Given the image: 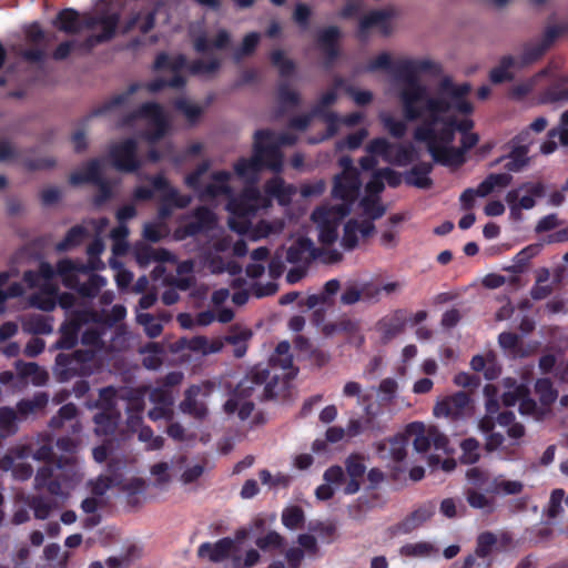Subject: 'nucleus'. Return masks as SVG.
Segmentation results:
<instances>
[{
  "instance_id": "nucleus-63",
  "label": "nucleus",
  "mask_w": 568,
  "mask_h": 568,
  "mask_svg": "<svg viewBox=\"0 0 568 568\" xmlns=\"http://www.w3.org/2000/svg\"><path fill=\"white\" fill-rule=\"evenodd\" d=\"M258 42H260V34L257 32L247 33L243 38L241 48L237 49L234 54L235 60L240 61L242 58L253 54Z\"/></svg>"
},
{
  "instance_id": "nucleus-11",
  "label": "nucleus",
  "mask_w": 568,
  "mask_h": 568,
  "mask_svg": "<svg viewBox=\"0 0 568 568\" xmlns=\"http://www.w3.org/2000/svg\"><path fill=\"white\" fill-rule=\"evenodd\" d=\"M471 412L470 396L463 390L445 396L436 403L433 414L436 417H447L453 420L464 418Z\"/></svg>"
},
{
  "instance_id": "nucleus-64",
  "label": "nucleus",
  "mask_w": 568,
  "mask_h": 568,
  "mask_svg": "<svg viewBox=\"0 0 568 568\" xmlns=\"http://www.w3.org/2000/svg\"><path fill=\"white\" fill-rule=\"evenodd\" d=\"M210 166L211 162L209 160L201 162L193 172L185 176V185L194 191H199L201 189V178L209 171Z\"/></svg>"
},
{
  "instance_id": "nucleus-26",
  "label": "nucleus",
  "mask_w": 568,
  "mask_h": 568,
  "mask_svg": "<svg viewBox=\"0 0 568 568\" xmlns=\"http://www.w3.org/2000/svg\"><path fill=\"white\" fill-rule=\"evenodd\" d=\"M52 24L67 34H77L81 32V16L73 8H64L58 12Z\"/></svg>"
},
{
  "instance_id": "nucleus-56",
  "label": "nucleus",
  "mask_w": 568,
  "mask_h": 568,
  "mask_svg": "<svg viewBox=\"0 0 568 568\" xmlns=\"http://www.w3.org/2000/svg\"><path fill=\"white\" fill-rule=\"evenodd\" d=\"M37 460L45 462V464H54L57 468H63L72 462V457H59L54 460V453L51 446L42 445L33 454Z\"/></svg>"
},
{
  "instance_id": "nucleus-9",
  "label": "nucleus",
  "mask_w": 568,
  "mask_h": 568,
  "mask_svg": "<svg viewBox=\"0 0 568 568\" xmlns=\"http://www.w3.org/2000/svg\"><path fill=\"white\" fill-rule=\"evenodd\" d=\"M142 87H144L149 92L156 93L166 88L165 79L156 78L146 84L142 85L141 83L134 82L129 85L126 91L116 94L103 102L102 104L94 108L88 115V119L100 116L109 113L110 111L126 105L131 99V97L136 93Z\"/></svg>"
},
{
  "instance_id": "nucleus-43",
  "label": "nucleus",
  "mask_w": 568,
  "mask_h": 568,
  "mask_svg": "<svg viewBox=\"0 0 568 568\" xmlns=\"http://www.w3.org/2000/svg\"><path fill=\"white\" fill-rule=\"evenodd\" d=\"M343 84V79L337 78L335 80V89L328 90L322 97L318 99L316 104L312 109V115L313 116H324L327 113V109L333 105L337 100V92L336 89L339 88Z\"/></svg>"
},
{
  "instance_id": "nucleus-39",
  "label": "nucleus",
  "mask_w": 568,
  "mask_h": 568,
  "mask_svg": "<svg viewBox=\"0 0 568 568\" xmlns=\"http://www.w3.org/2000/svg\"><path fill=\"white\" fill-rule=\"evenodd\" d=\"M23 329L33 335H48L52 332L51 318L41 314L30 315L23 322Z\"/></svg>"
},
{
  "instance_id": "nucleus-37",
  "label": "nucleus",
  "mask_w": 568,
  "mask_h": 568,
  "mask_svg": "<svg viewBox=\"0 0 568 568\" xmlns=\"http://www.w3.org/2000/svg\"><path fill=\"white\" fill-rule=\"evenodd\" d=\"M496 544H497V537L491 531L481 532L477 537V545H476L474 556H475V558L479 557L483 559H487V561L485 564V568H489L491 565V559H489V557H490V555L493 552V548Z\"/></svg>"
},
{
  "instance_id": "nucleus-45",
  "label": "nucleus",
  "mask_w": 568,
  "mask_h": 568,
  "mask_svg": "<svg viewBox=\"0 0 568 568\" xmlns=\"http://www.w3.org/2000/svg\"><path fill=\"white\" fill-rule=\"evenodd\" d=\"M227 210L230 213L240 219H250L254 216L258 209L255 204L247 202L244 197L239 195L237 197L232 199L227 204Z\"/></svg>"
},
{
  "instance_id": "nucleus-6",
  "label": "nucleus",
  "mask_w": 568,
  "mask_h": 568,
  "mask_svg": "<svg viewBox=\"0 0 568 568\" xmlns=\"http://www.w3.org/2000/svg\"><path fill=\"white\" fill-rule=\"evenodd\" d=\"M145 180L151 183L156 192H163L158 207V217L165 221L171 217L173 209H185L192 202V196L181 194L178 189L172 186L163 173L156 175H146Z\"/></svg>"
},
{
  "instance_id": "nucleus-25",
  "label": "nucleus",
  "mask_w": 568,
  "mask_h": 568,
  "mask_svg": "<svg viewBox=\"0 0 568 568\" xmlns=\"http://www.w3.org/2000/svg\"><path fill=\"white\" fill-rule=\"evenodd\" d=\"M231 43L230 33L222 29L211 41L205 33H201L193 40V48L197 53L207 54L214 48L217 50L226 49Z\"/></svg>"
},
{
  "instance_id": "nucleus-3",
  "label": "nucleus",
  "mask_w": 568,
  "mask_h": 568,
  "mask_svg": "<svg viewBox=\"0 0 568 568\" xmlns=\"http://www.w3.org/2000/svg\"><path fill=\"white\" fill-rule=\"evenodd\" d=\"M97 268H99V266L92 261L89 264L70 258H63L58 262V275L61 277L62 284L70 290L77 291L80 296L87 298L95 297L106 284V281L103 276L92 273L89 275L87 282L81 283L79 274H88Z\"/></svg>"
},
{
  "instance_id": "nucleus-60",
  "label": "nucleus",
  "mask_w": 568,
  "mask_h": 568,
  "mask_svg": "<svg viewBox=\"0 0 568 568\" xmlns=\"http://www.w3.org/2000/svg\"><path fill=\"white\" fill-rule=\"evenodd\" d=\"M566 82H568V78H565L562 83H552L547 87L540 93V102L547 104L565 101L566 89L562 88V84Z\"/></svg>"
},
{
  "instance_id": "nucleus-27",
  "label": "nucleus",
  "mask_w": 568,
  "mask_h": 568,
  "mask_svg": "<svg viewBox=\"0 0 568 568\" xmlns=\"http://www.w3.org/2000/svg\"><path fill=\"white\" fill-rule=\"evenodd\" d=\"M432 171V163L419 162L412 166V169L405 174V183L407 185L427 190L433 185V180L429 178Z\"/></svg>"
},
{
  "instance_id": "nucleus-1",
  "label": "nucleus",
  "mask_w": 568,
  "mask_h": 568,
  "mask_svg": "<svg viewBox=\"0 0 568 568\" xmlns=\"http://www.w3.org/2000/svg\"><path fill=\"white\" fill-rule=\"evenodd\" d=\"M442 71V65L435 61H405L399 65L398 72L406 80L407 87L399 91L398 97L407 121H416L426 115L420 125L437 129L439 141L452 144L456 132L469 133L475 123L469 118L458 120L455 115L445 114L453 109L464 115L473 113L474 106L466 99L471 87L469 83L455 84L446 77L439 83V95L430 97L426 85L420 82L419 74L437 77Z\"/></svg>"
},
{
  "instance_id": "nucleus-16",
  "label": "nucleus",
  "mask_w": 568,
  "mask_h": 568,
  "mask_svg": "<svg viewBox=\"0 0 568 568\" xmlns=\"http://www.w3.org/2000/svg\"><path fill=\"white\" fill-rule=\"evenodd\" d=\"M436 511V503L434 500L422 504L414 511L408 514L402 521L394 525L390 529L393 534L407 535L429 520Z\"/></svg>"
},
{
  "instance_id": "nucleus-4",
  "label": "nucleus",
  "mask_w": 568,
  "mask_h": 568,
  "mask_svg": "<svg viewBox=\"0 0 568 568\" xmlns=\"http://www.w3.org/2000/svg\"><path fill=\"white\" fill-rule=\"evenodd\" d=\"M138 120H148L150 129L144 133V139L149 143L159 142L169 130V120L163 108L156 102H144L135 110L124 114L119 123V128H130Z\"/></svg>"
},
{
  "instance_id": "nucleus-59",
  "label": "nucleus",
  "mask_w": 568,
  "mask_h": 568,
  "mask_svg": "<svg viewBox=\"0 0 568 568\" xmlns=\"http://www.w3.org/2000/svg\"><path fill=\"white\" fill-rule=\"evenodd\" d=\"M361 206L363 212L369 220H378L385 214V206L379 202L378 197L366 196L362 199Z\"/></svg>"
},
{
  "instance_id": "nucleus-13",
  "label": "nucleus",
  "mask_w": 568,
  "mask_h": 568,
  "mask_svg": "<svg viewBox=\"0 0 568 568\" xmlns=\"http://www.w3.org/2000/svg\"><path fill=\"white\" fill-rule=\"evenodd\" d=\"M407 321V311L404 308L395 310L393 313L378 320L376 323V331L381 334V343L383 345H387L398 335L403 334L405 332Z\"/></svg>"
},
{
  "instance_id": "nucleus-50",
  "label": "nucleus",
  "mask_w": 568,
  "mask_h": 568,
  "mask_svg": "<svg viewBox=\"0 0 568 568\" xmlns=\"http://www.w3.org/2000/svg\"><path fill=\"white\" fill-rule=\"evenodd\" d=\"M479 447V442L476 438L469 437L464 439L460 443V463L464 465H473L477 463L480 458Z\"/></svg>"
},
{
  "instance_id": "nucleus-58",
  "label": "nucleus",
  "mask_w": 568,
  "mask_h": 568,
  "mask_svg": "<svg viewBox=\"0 0 568 568\" xmlns=\"http://www.w3.org/2000/svg\"><path fill=\"white\" fill-rule=\"evenodd\" d=\"M221 68V61L217 58H212L209 61L196 59L189 64V71L192 74H211L215 73Z\"/></svg>"
},
{
  "instance_id": "nucleus-8",
  "label": "nucleus",
  "mask_w": 568,
  "mask_h": 568,
  "mask_svg": "<svg viewBox=\"0 0 568 568\" xmlns=\"http://www.w3.org/2000/svg\"><path fill=\"white\" fill-rule=\"evenodd\" d=\"M561 30L557 26L548 27L539 39L526 41L516 58L518 69H524L540 61L559 38Z\"/></svg>"
},
{
  "instance_id": "nucleus-41",
  "label": "nucleus",
  "mask_w": 568,
  "mask_h": 568,
  "mask_svg": "<svg viewBox=\"0 0 568 568\" xmlns=\"http://www.w3.org/2000/svg\"><path fill=\"white\" fill-rule=\"evenodd\" d=\"M395 144L386 138H374L365 146V151L373 156H382L385 162H392L390 152Z\"/></svg>"
},
{
  "instance_id": "nucleus-53",
  "label": "nucleus",
  "mask_w": 568,
  "mask_h": 568,
  "mask_svg": "<svg viewBox=\"0 0 568 568\" xmlns=\"http://www.w3.org/2000/svg\"><path fill=\"white\" fill-rule=\"evenodd\" d=\"M17 412L11 407H0V435L10 436L17 433Z\"/></svg>"
},
{
  "instance_id": "nucleus-5",
  "label": "nucleus",
  "mask_w": 568,
  "mask_h": 568,
  "mask_svg": "<svg viewBox=\"0 0 568 568\" xmlns=\"http://www.w3.org/2000/svg\"><path fill=\"white\" fill-rule=\"evenodd\" d=\"M414 139L417 142L426 143L428 153L437 164L459 168L466 163V154L463 150L452 146V144L442 143L437 129L432 125H418L414 131Z\"/></svg>"
},
{
  "instance_id": "nucleus-10",
  "label": "nucleus",
  "mask_w": 568,
  "mask_h": 568,
  "mask_svg": "<svg viewBox=\"0 0 568 568\" xmlns=\"http://www.w3.org/2000/svg\"><path fill=\"white\" fill-rule=\"evenodd\" d=\"M109 156L112 165L120 172L134 173L141 168L138 143L133 138L113 144L109 150Z\"/></svg>"
},
{
  "instance_id": "nucleus-35",
  "label": "nucleus",
  "mask_w": 568,
  "mask_h": 568,
  "mask_svg": "<svg viewBox=\"0 0 568 568\" xmlns=\"http://www.w3.org/2000/svg\"><path fill=\"white\" fill-rule=\"evenodd\" d=\"M511 68H517L516 58L513 55H504L499 64L490 70L489 80L495 84L511 81L513 74L509 71Z\"/></svg>"
},
{
  "instance_id": "nucleus-20",
  "label": "nucleus",
  "mask_w": 568,
  "mask_h": 568,
  "mask_svg": "<svg viewBox=\"0 0 568 568\" xmlns=\"http://www.w3.org/2000/svg\"><path fill=\"white\" fill-rule=\"evenodd\" d=\"M345 470L349 480L344 487V494L354 495L359 491L362 479L366 473L364 457L361 454H351L345 459Z\"/></svg>"
},
{
  "instance_id": "nucleus-32",
  "label": "nucleus",
  "mask_w": 568,
  "mask_h": 568,
  "mask_svg": "<svg viewBox=\"0 0 568 568\" xmlns=\"http://www.w3.org/2000/svg\"><path fill=\"white\" fill-rule=\"evenodd\" d=\"M121 418L120 412L100 410L93 417L95 433L99 435H112L115 433Z\"/></svg>"
},
{
  "instance_id": "nucleus-19",
  "label": "nucleus",
  "mask_w": 568,
  "mask_h": 568,
  "mask_svg": "<svg viewBox=\"0 0 568 568\" xmlns=\"http://www.w3.org/2000/svg\"><path fill=\"white\" fill-rule=\"evenodd\" d=\"M323 251L314 246L310 237L297 239L286 251V261L291 264L311 263L318 258Z\"/></svg>"
},
{
  "instance_id": "nucleus-22",
  "label": "nucleus",
  "mask_w": 568,
  "mask_h": 568,
  "mask_svg": "<svg viewBox=\"0 0 568 568\" xmlns=\"http://www.w3.org/2000/svg\"><path fill=\"white\" fill-rule=\"evenodd\" d=\"M405 61L420 62V61H430L429 59H402L397 62H393L389 53L383 52L378 54L376 58L369 61L366 65L367 72H376L379 70H385L392 72L395 78L404 83L402 90L407 87L406 80L399 74L398 69Z\"/></svg>"
},
{
  "instance_id": "nucleus-61",
  "label": "nucleus",
  "mask_w": 568,
  "mask_h": 568,
  "mask_svg": "<svg viewBox=\"0 0 568 568\" xmlns=\"http://www.w3.org/2000/svg\"><path fill=\"white\" fill-rule=\"evenodd\" d=\"M304 520V511L298 506L288 507L282 514V523L290 529H296L301 527Z\"/></svg>"
},
{
  "instance_id": "nucleus-34",
  "label": "nucleus",
  "mask_w": 568,
  "mask_h": 568,
  "mask_svg": "<svg viewBox=\"0 0 568 568\" xmlns=\"http://www.w3.org/2000/svg\"><path fill=\"white\" fill-rule=\"evenodd\" d=\"M80 324L75 321H69L61 325V336L55 343L59 349H72L79 339Z\"/></svg>"
},
{
  "instance_id": "nucleus-15",
  "label": "nucleus",
  "mask_w": 568,
  "mask_h": 568,
  "mask_svg": "<svg viewBox=\"0 0 568 568\" xmlns=\"http://www.w3.org/2000/svg\"><path fill=\"white\" fill-rule=\"evenodd\" d=\"M362 186L361 175H336L332 196L345 203L346 210L358 199Z\"/></svg>"
},
{
  "instance_id": "nucleus-51",
  "label": "nucleus",
  "mask_w": 568,
  "mask_h": 568,
  "mask_svg": "<svg viewBox=\"0 0 568 568\" xmlns=\"http://www.w3.org/2000/svg\"><path fill=\"white\" fill-rule=\"evenodd\" d=\"M396 154L392 158V164L397 166H406L418 159L417 151L412 143L397 144L394 146Z\"/></svg>"
},
{
  "instance_id": "nucleus-30",
  "label": "nucleus",
  "mask_w": 568,
  "mask_h": 568,
  "mask_svg": "<svg viewBox=\"0 0 568 568\" xmlns=\"http://www.w3.org/2000/svg\"><path fill=\"white\" fill-rule=\"evenodd\" d=\"M199 390V387H190L185 392L184 399L180 403V409L196 419H203L207 415V407L204 403L196 400Z\"/></svg>"
},
{
  "instance_id": "nucleus-47",
  "label": "nucleus",
  "mask_w": 568,
  "mask_h": 568,
  "mask_svg": "<svg viewBox=\"0 0 568 568\" xmlns=\"http://www.w3.org/2000/svg\"><path fill=\"white\" fill-rule=\"evenodd\" d=\"M524 484L519 480H504L500 477L493 478V486L488 489L491 495H518L523 491Z\"/></svg>"
},
{
  "instance_id": "nucleus-57",
  "label": "nucleus",
  "mask_w": 568,
  "mask_h": 568,
  "mask_svg": "<svg viewBox=\"0 0 568 568\" xmlns=\"http://www.w3.org/2000/svg\"><path fill=\"white\" fill-rule=\"evenodd\" d=\"M174 109L183 113L190 123H195L203 113V109L199 105L192 104L185 98H179L173 103Z\"/></svg>"
},
{
  "instance_id": "nucleus-46",
  "label": "nucleus",
  "mask_w": 568,
  "mask_h": 568,
  "mask_svg": "<svg viewBox=\"0 0 568 568\" xmlns=\"http://www.w3.org/2000/svg\"><path fill=\"white\" fill-rule=\"evenodd\" d=\"M528 152L526 145H511V151L506 156L509 161L505 164V169L509 172H519L528 163Z\"/></svg>"
},
{
  "instance_id": "nucleus-21",
  "label": "nucleus",
  "mask_w": 568,
  "mask_h": 568,
  "mask_svg": "<svg viewBox=\"0 0 568 568\" xmlns=\"http://www.w3.org/2000/svg\"><path fill=\"white\" fill-rule=\"evenodd\" d=\"M133 255L135 262L142 268L148 267L152 262H170L172 260V254L166 248H154L143 242L134 244Z\"/></svg>"
},
{
  "instance_id": "nucleus-7",
  "label": "nucleus",
  "mask_w": 568,
  "mask_h": 568,
  "mask_svg": "<svg viewBox=\"0 0 568 568\" xmlns=\"http://www.w3.org/2000/svg\"><path fill=\"white\" fill-rule=\"evenodd\" d=\"M278 378L280 377L277 375L270 377L268 367L262 364H257L239 383V385L236 386V393L241 394L244 397H251L254 393L255 387L263 386L261 399H274L278 395L277 392L275 390Z\"/></svg>"
},
{
  "instance_id": "nucleus-31",
  "label": "nucleus",
  "mask_w": 568,
  "mask_h": 568,
  "mask_svg": "<svg viewBox=\"0 0 568 568\" xmlns=\"http://www.w3.org/2000/svg\"><path fill=\"white\" fill-rule=\"evenodd\" d=\"M234 390L233 395L224 403L223 409L227 415L237 413L241 420H246L254 410V403Z\"/></svg>"
},
{
  "instance_id": "nucleus-54",
  "label": "nucleus",
  "mask_w": 568,
  "mask_h": 568,
  "mask_svg": "<svg viewBox=\"0 0 568 568\" xmlns=\"http://www.w3.org/2000/svg\"><path fill=\"white\" fill-rule=\"evenodd\" d=\"M359 222L351 219L344 225V232L341 240L342 246L346 251H353L358 244Z\"/></svg>"
},
{
  "instance_id": "nucleus-24",
  "label": "nucleus",
  "mask_w": 568,
  "mask_h": 568,
  "mask_svg": "<svg viewBox=\"0 0 568 568\" xmlns=\"http://www.w3.org/2000/svg\"><path fill=\"white\" fill-rule=\"evenodd\" d=\"M290 351V343L282 341L276 345L274 354L270 357V366L287 371L284 376L288 379L294 378L297 374V369L293 366V356Z\"/></svg>"
},
{
  "instance_id": "nucleus-12",
  "label": "nucleus",
  "mask_w": 568,
  "mask_h": 568,
  "mask_svg": "<svg viewBox=\"0 0 568 568\" xmlns=\"http://www.w3.org/2000/svg\"><path fill=\"white\" fill-rule=\"evenodd\" d=\"M91 355L88 351L78 349L72 354L59 353L55 357V376L61 383L69 382L82 375V366L89 362Z\"/></svg>"
},
{
  "instance_id": "nucleus-36",
  "label": "nucleus",
  "mask_w": 568,
  "mask_h": 568,
  "mask_svg": "<svg viewBox=\"0 0 568 568\" xmlns=\"http://www.w3.org/2000/svg\"><path fill=\"white\" fill-rule=\"evenodd\" d=\"M49 402V396L44 392L34 394L32 398L21 399L17 404V413L22 417L34 414L45 408Z\"/></svg>"
},
{
  "instance_id": "nucleus-2",
  "label": "nucleus",
  "mask_w": 568,
  "mask_h": 568,
  "mask_svg": "<svg viewBox=\"0 0 568 568\" xmlns=\"http://www.w3.org/2000/svg\"><path fill=\"white\" fill-rule=\"evenodd\" d=\"M272 136L273 131L268 129L255 131L252 156L250 159L241 158L234 164V172L239 179L248 184H255L264 168L275 173L282 171L283 154L278 150V145L274 143H263V140H268Z\"/></svg>"
},
{
  "instance_id": "nucleus-49",
  "label": "nucleus",
  "mask_w": 568,
  "mask_h": 568,
  "mask_svg": "<svg viewBox=\"0 0 568 568\" xmlns=\"http://www.w3.org/2000/svg\"><path fill=\"white\" fill-rule=\"evenodd\" d=\"M87 234V231L81 225L72 226L65 234L64 239L60 241L55 248L58 252H65L69 251L72 247H75L81 244L84 236Z\"/></svg>"
},
{
  "instance_id": "nucleus-17",
  "label": "nucleus",
  "mask_w": 568,
  "mask_h": 568,
  "mask_svg": "<svg viewBox=\"0 0 568 568\" xmlns=\"http://www.w3.org/2000/svg\"><path fill=\"white\" fill-rule=\"evenodd\" d=\"M235 540L230 537L219 539L216 542H203L197 548V556L217 564L229 559L235 550Z\"/></svg>"
},
{
  "instance_id": "nucleus-44",
  "label": "nucleus",
  "mask_w": 568,
  "mask_h": 568,
  "mask_svg": "<svg viewBox=\"0 0 568 568\" xmlns=\"http://www.w3.org/2000/svg\"><path fill=\"white\" fill-rule=\"evenodd\" d=\"M119 14L118 13H110V14H100V16H92V14H83L81 17V26L83 29H94L97 27H101L102 31L105 30L106 23L114 22V32L116 31V27L119 23Z\"/></svg>"
},
{
  "instance_id": "nucleus-23",
  "label": "nucleus",
  "mask_w": 568,
  "mask_h": 568,
  "mask_svg": "<svg viewBox=\"0 0 568 568\" xmlns=\"http://www.w3.org/2000/svg\"><path fill=\"white\" fill-rule=\"evenodd\" d=\"M312 220L318 224V241L323 245H332L338 237L337 223L328 219L327 212L316 209L312 213Z\"/></svg>"
},
{
  "instance_id": "nucleus-38",
  "label": "nucleus",
  "mask_w": 568,
  "mask_h": 568,
  "mask_svg": "<svg viewBox=\"0 0 568 568\" xmlns=\"http://www.w3.org/2000/svg\"><path fill=\"white\" fill-rule=\"evenodd\" d=\"M535 392L542 406H551L558 398V390L554 387L550 378H538L535 383Z\"/></svg>"
},
{
  "instance_id": "nucleus-29",
  "label": "nucleus",
  "mask_w": 568,
  "mask_h": 568,
  "mask_svg": "<svg viewBox=\"0 0 568 568\" xmlns=\"http://www.w3.org/2000/svg\"><path fill=\"white\" fill-rule=\"evenodd\" d=\"M78 407L73 403H68L61 406L57 413V415L52 416L49 426L52 429H60L64 426L65 422H74L72 427L73 434H79L81 432V424L77 420L78 416Z\"/></svg>"
},
{
  "instance_id": "nucleus-52",
  "label": "nucleus",
  "mask_w": 568,
  "mask_h": 568,
  "mask_svg": "<svg viewBox=\"0 0 568 568\" xmlns=\"http://www.w3.org/2000/svg\"><path fill=\"white\" fill-rule=\"evenodd\" d=\"M270 59L271 63L278 69L282 78L292 75L296 69L294 61L286 58L284 51L280 49L272 51Z\"/></svg>"
},
{
  "instance_id": "nucleus-14",
  "label": "nucleus",
  "mask_w": 568,
  "mask_h": 568,
  "mask_svg": "<svg viewBox=\"0 0 568 568\" xmlns=\"http://www.w3.org/2000/svg\"><path fill=\"white\" fill-rule=\"evenodd\" d=\"M342 31L337 26H328L317 31L315 42L325 58L326 65L333 64L341 54Z\"/></svg>"
},
{
  "instance_id": "nucleus-33",
  "label": "nucleus",
  "mask_w": 568,
  "mask_h": 568,
  "mask_svg": "<svg viewBox=\"0 0 568 568\" xmlns=\"http://www.w3.org/2000/svg\"><path fill=\"white\" fill-rule=\"evenodd\" d=\"M541 251V244H530L520 250L513 258V265L507 270L515 274L524 273L530 261Z\"/></svg>"
},
{
  "instance_id": "nucleus-40",
  "label": "nucleus",
  "mask_w": 568,
  "mask_h": 568,
  "mask_svg": "<svg viewBox=\"0 0 568 568\" xmlns=\"http://www.w3.org/2000/svg\"><path fill=\"white\" fill-rule=\"evenodd\" d=\"M388 446V452L390 458L396 462L400 463L403 462L407 456V438L403 435H396L393 438L388 440V443H383L378 446V450L382 452L386 449Z\"/></svg>"
},
{
  "instance_id": "nucleus-18",
  "label": "nucleus",
  "mask_w": 568,
  "mask_h": 568,
  "mask_svg": "<svg viewBox=\"0 0 568 568\" xmlns=\"http://www.w3.org/2000/svg\"><path fill=\"white\" fill-rule=\"evenodd\" d=\"M192 221L185 223L182 231L185 236H195L213 230L216 225V215L207 206L201 205L192 212Z\"/></svg>"
},
{
  "instance_id": "nucleus-48",
  "label": "nucleus",
  "mask_w": 568,
  "mask_h": 568,
  "mask_svg": "<svg viewBox=\"0 0 568 568\" xmlns=\"http://www.w3.org/2000/svg\"><path fill=\"white\" fill-rule=\"evenodd\" d=\"M466 478L476 489H480L488 494V489L493 486V478L487 470L479 467H471L466 471Z\"/></svg>"
},
{
  "instance_id": "nucleus-62",
  "label": "nucleus",
  "mask_w": 568,
  "mask_h": 568,
  "mask_svg": "<svg viewBox=\"0 0 568 568\" xmlns=\"http://www.w3.org/2000/svg\"><path fill=\"white\" fill-rule=\"evenodd\" d=\"M264 191L267 195L276 197L280 202L288 196L285 182L281 176H273L266 181Z\"/></svg>"
},
{
  "instance_id": "nucleus-28",
  "label": "nucleus",
  "mask_w": 568,
  "mask_h": 568,
  "mask_svg": "<svg viewBox=\"0 0 568 568\" xmlns=\"http://www.w3.org/2000/svg\"><path fill=\"white\" fill-rule=\"evenodd\" d=\"M392 18V12L388 10H373L364 16L358 23L357 36L364 40L369 29L374 27H382L387 29L388 21Z\"/></svg>"
},
{
  "instance_id": "nucleus-42",
  "label": "nucleus",
  "mask_w": 568,
  "mask_h": 568,
  "mask_svg": "<svg viewBox=\"0 0 568 568\" xmlns=\"http://www.w3.org/2000/svg\"><path fill=\"white\" fill-rule=\"evenodd\" d=\"M0 467L4 470L12 469L14 478L19 480H27L33 474V468L28 463L14 464V458L10 455H6L0 459Z\"/></svg>"
},
{
  "instance_id": "nucleus-55",
  "label": "nucleus",
  "mask_w": 568,
  "mask_h": 568,
  "mask_svg": "<svg viewBox=\"0 0 568 568\" xmlns=\"http://www.w3.org/2000/svg\"><path fill=\"white\" fill-rule=\"evenodd\" d=\"M379 121L393 138L402 139L406 134L407 125L404 121L396 120L385 112L379 114Z\"/></svg>"
}]
</instances>
